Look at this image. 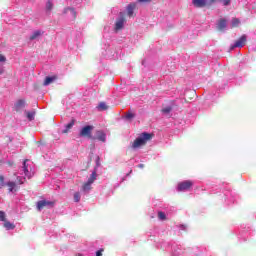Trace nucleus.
Here are the masks:
<instances>
[{"label":"nucleus","instance_id":"obj_1","mask_svg":"<svg viewBox=\"0 0 256 256\" xmlns=\"http://www.w3.org/2000/svg\"><path fill=\"white\" fill-rule=\"evenodd\" d=\"M151 139H153V134L147 133V132H143L132 143V149H139V147H143V145H147V142L151 141Z\"/></svg>","mask_w":256,"mask_h":256},{"label":"nucleus","instance_id":"obj_2","mask_svg":"<svg viewBox=\"0 0 256 256\" xmlns=\"http://www.w3.org/2000/svg\"><path fill=\"white\" fill-rule=\"evenodd\" d=\"M55 207V201L40 200L37 202L36 208L38 211H43V209H51Z\"/></svg>","mask_w":256,"mask_h":256},{"label":"nucleus","instance_id":"obj_3","mask_svg":"<svg viewBox=\"0 0 256 256\" xmlns=\"http://www.w3.org/2000/svg\"><path fill=\"white\" fill-rule=\"evenodd\" d=\"M93 129H95L93 125H86L80 130L79 136L91 139V133H93Z\"/></svg>","mask_w":256,"mask_h":256},{"label":"nucleus","instance_id":"obj_4","mask_svg":"<svg viewBox=\"0 0 256 256\" xmlns=\"http://www.w3.org/2000/svg\"><path fill=\"white\" fill-rule=\"evenodd\" d=\"M25 107H27V101H25V99H19L14 104V110L16 113H21Z\"/></svg>","mask_w":256,"mask_h":256},{"label":"nucleus","instance_id":"obj_5","mask_svg":"<svg viewBox=\"0 0 256 256\" xmlns=\"http://www.w3.org/2000/svg\"><path fill=\"white\" fill-rule=\"evenodd\" d=\"M126 21L127 20L125 19V15L123 13H120V17L116 20V23H115V31H121Z\"/></svg>","mask_w":256,"mask_h":256},{"label":"nucleus","instance_id":"obj_6","mask_svg":"<svg viewBox=\"0 0 256 256\" xmlns=\"http://www.w3.org/2000/svg\"><path fill=\"white\" fill-rule=\"evenodd\" d=\"M193 187V182L186 180L178 184V191H189Z\"/></svg>","mask_w":256,"mask_h":256},{"label":"nucleus","instance_id":"obj_7","mask_svg":"<svg viewBox=\"0 0 256 256\" xmlns=\"http://www.w3.org/2000/svg\"><path fill=\"white\" fill-rule=\"evenodd\" d=\"M245 43H247V35H242L232 46V49H235V47L241 48L245 47Z\"/></svg>","mask_w":256,"mask_h":256},{"label":"nucleus","instance_id":"obj_8","mask_svg":"<svg viewBox=\"0 0 256 256\" xmlns=\"http://www.w3.org/2000/svg\"><path fill=\"white\" fill-rule=\"evenodd\" d=\"M137 9V4L130 3L126 7L128 17H135V10Z\"/></svg>","mask_w":256,"mask_h":256},{"label":"nucleus","instance_id":"obj_9","mask_svg":"<svg viewBox=\"0 0 256 256\" xmlns=\"http://www.w3.org/2000/svg\"><path fill=\"white\" fill-rule=\"evenodd\" d=\"M96 139H98V141H102V143H105V141H107V134H105V132L102 130H98L96 131Z\"/></svg>","mask_w":256,"mask_h":256},{"label":"nucleus","instance_id":"obj_10","mask_svg":"<svg viewBox=\"0 0 256 256\" xmlns=\"http://www.w3.org/2000/svg\"><path fill=\"white\" fill-rule=\"evenodd\" d=\"M6 185L8 187L9 193H13V191H19V187L17 186V183L13 181L7 182Z\"/></svg>","mask_w":256,"mask_h":256},{"label":"nucleus","instance_id":"obj_11","mask_svg":"<svg viewBox=\"0 0 256 256\" xmlns=\"http://www.w3.org/2000/svg\"><path fill=\"white\" fill-rule=\"evenodd\" d=\"M192 3L194 7L201 9L207 5V0H192Z\"/></svg>","mask_w":256,"mask_h":256},{"label":"nucleus","instance_id":"obj_12","mask_svg":"<svg viewBox=\"0 0 256 256\" xmlns=\"http://www.w3.org/2000/svg\"><path fill=\"white\" fill-rule=\"evenodd\" d=\"M57 75L54 76H47L43 82L44 87H47V85H51L54 81H57Z\"/></svg>","mask_w":256,"mask_h":256},{"label":"nucleus","instance_id":"obj_13","mask_svg":"<svg viewBox=\"0 0 256 256\" xmlns=\"http://www.w3.org/2000/svg\"><path fill=\"white\" fill-rule=\"evenodd\" d=\"M75 125V118H72V120L66 124L65 129L62 131L63 134H67L71 129H73V126Z\"/></svg>","mask_w":256,"mask_h":256},{"label":"nucleus","instance_id":"obj_14","mask_svg":"<svg viewBox=\"0 0 256 256\" xmlns=\"http://www.w3.org/2000/svg\"><path fill=\"white\" fill-rule=\"evenodd\" d=\"M227 27V20L225 18H221L218 22V31H224Z\"/></svg>","mask_w":256,"mask_h":256},{"label":"nucleus","instance_id":"obj_15","mask_svg":"<svg viewBox=\"0 0 256 256\" xmlns=\"http://www.w3.org/2000/svg\"><path fill=\"white\" fill-rule=\"evenodd\" d=\"M41 35H43V31L41 30H36L32 33V35L30 36L29 40L30 41H35V39H39V37H41Z\"/></svg>","mask_w":256,"mask_h":256},{"label":"nucleus","instance_id":"obj_16","mask_svg":"<svg viewBox=\"0 0 256 256\" xmlns=\"http://www.w3.org/2000/svg\"><path fill=\"white\" fill-rule=\"evenodd\" d=\"M27 161L28 160H24L22 169L25 177H28V179H31V175L29 174V165H27Z\"/></svg>","mask_w":256,"mask_h":256},{"label":"nucleus","instance_id":"obj_17","mask_svg":"<svg viewBox=\"0 0 256 256\" xmlns=\"http://www.w3.org/2000/svg\"><path fill=\"white\" fill-rule=\"evenodd\" d=\"M4 227H5V229H7V231H11V230L15 229V224L6 220L4 222Z\"/></svg>","mask_w":256,"mask_h":256},{"label":"nucleus","instance_id":"obj_18","mask_svg":"<svg viewBox=\"0 0 256 256\" xmlns=\"http://www.w3.org/2000/svg\"><path fill=\"white\" fill-rule=\"evenodd\" d=\"M96 179H97V172L94 171V172H92L90 178L88 179V182L93 184V183H95Z\"/></svg>","mask_w":256,"mask_h":256},{"label":"nucleus","instance_id":"obj_19","mask_svg":"<svg viewBox=\"0 0 256 256\" xmlns=\"http://www.w3.org/2000/svg\"><path fill=\"white\" fill-rule=\"evenodd\" d=\"M91 183H89V181H87L86 183H84V185L82 186V190L83 191H91Z\"/></svg>","mask_w":256,"mask_h":256},{"label":"nucleus","instance_id":"obj_20","mask_svg":"<svg viewBox=\"0 0 256 256\" xmlns=\"http://www.w3.org/2000/svg\"><path fill=\"white\" fill-rule=\"evenodd\" d=\"M239 23H241L239 18H233L232 19V28L239 27Z\"/></svg>","mask_w":256,"mask_h":256},{"label":"nucleus","instance_id":"obj_21","mask_svg":"<svg viewBox=\"0 0 256 256\" xmlns=\"http://www.w3.org/2000/svg\"><path fill=\"white\" fill-rule=\"evenodd\" d=\"M171 111H173V107H171V106H167V107L162 109V113H164L165 115H169V113Z\"/></svg>","mask_w":256,"mask_h":256},{"label":"nucleus","instance_id":"obj_22","mask_svg":"<svg viewBox=\"0 0 256 256\" xmlns=\"http://www.w3.org/2000/svg\"><path fill=\"white\" fill-rule=\"evenodd\" d=\"M26 117L29 121H33L35 119V112H26Z\"/></svg>","mask_w":256,"mask_h":256},{"label":"nucleus","instance_id":"obj_23","mask_svg":"<svg viewBox=\"0 0 256 256\" xmlns=\"http://www.w3.org/2000/svg\"><path fill=\"white\" fill-rule=\"evenodd\" d=\"M158 219H160V221H165L167 219V215H165L163 211H160L158 212Z\"/></svg>","mask_w":256,"mask_h":256},{"label":"nucleus","instance_id":"obj_24","mask_svg":"<svg viewBox=\"0 0 256 256\" xmlns=\"http://www.w3.org/2000/svg\"><path fill=\"white\" fill-rule=\"evenodd\" d=\"M98 107L101 109V111H107V109H109L105 102H101Z\"/></svg>","mask_w":256,"mask_h":256},{"label":"nucleus","instance_id":"obj_25","mask_svg":"<svg viewBox=\"0 0 256 256\" xmlns=\"http://www.w3.org/2000/svg\"><path fill=\"white\" fill-rule=\"evenodd\" d=\"M74 201L79 203L81 201V194L79 192L74 193Z\"/></svg>","mask_w":256,"mask_h":256},{"label":"nucleus","instance_id":"obj_26","mask_svg":"<svg viewBox=\"0 0 256 256\" xmlns=\"http://www.w3.org/2000/svg\"><path fill=\"white\" fill-rule=\"evenodd\" d=\"M135 113L128 111L126 112V119H134Z\"/></svg>","mask_w":256,"mask_h":256},{"label":"nucleus","instance_id":"obj_27","mask_svg":"<svg viewBox=\"0 0 256 256\" xmlns=\"http://www.w3.org/2000/svg\"><path fill=\"white\" fill-rule=\"evenodd\" d=\"M5 176L3 174H0V187H5Z\"/></svg>","mask_w":256,"mask_h":256},{"label":"nucleus","instance_id":"obj_28","mask_svg":"<svg viewBox=\"0 0 256 256\" xmlns=\"http://www.w3.org/2000/svg\"><path fill=\"white\" fill-rule=\"evenodd\" d=\"M0 221L6 222L7 219L5 218V212L0 210Z\"/></svg>","mask_w":256,"mask_h":256},{"label":"nucleus","instance_id":"obj_29","mask_svg":"<svg viewBox=\"0 0 256 256\" xmlns=\"http://www.w3.org/2000/svg\"><path fill=\"white\" fill-rule=\"evenodd\" d=\"M17 183L18 185H23L25 182L23 181V178L21 176H17Z\"/></svg>","mask_w":256,"mask_h":256},{"label":"nucleus","instance_id":"obj_30","mask_svg":"<svg viewBox=\"0 0 256 256\" xmlns=\"http://www.w3.org/2000/svg\"><path fill=\"white\" fill-rule=\"evenodd\" d=\"M103 251H105V249L101 248L100 250H98L96 252V256H103Z\"/></svg>","mask_w":256,"mask_h":256},{"label":"nucleus","instance_id":"obj_31","mask_svg":"<svg viewBox=\"0 0 256 256\" xmlns=\"http://www.w3.org/2000/svg\"><path fill=\"white\" fill-rule=\"evenodd\" d=\"M5 61H7V58H5L4 55L0 54V63H5Z\"/></svg>","mask_w":256,"mask_h":256},{"label":"nucleus","instance_id":"obj_32","mask_svg":"<svg viewBox=\"0 0 256 256\" xmlns=\"http://www.w3.org/2000/svg\"><path fill=\"white\" fill-rule=\"evenodd\" d=\"M47 9H48L49 11H51V9H53V5H51V3H48V4H47Z\"/></svg>","mask_w":256,"mask_h":256},{"label":"nucleus","instance_id":"obj_33","mask_svg":"<svg viewBox=\"0 0 256 256\" xmlns=\"http://www.w3.org/2000/svg\"><path fill=\"white\" fill-rule=\"evenodd\" d=\"M140 3H151V0H139Z\"/></svg>","mask_w":256,"mask_h":256},{"label":"nucleus","instance_id":"obj_34","mask_svg":"<svg viewBox=\"0 0 256 256\" xmlns=\"http://www.w3.org/2000/svg\"><path fill=\"white\" fill-rule=\"evenodd\" d=\"M97 165H99V156H97Z\"/></svg>","mask_w":256,"mask_h":256},{"label":"nucleus","instance_id":"obj_35","mask_svg":"<svg viewBox=\"0 0 256 256\" xmlns=\"http://www.w3.org/2000/svg\"><path fill=\"white\" fill-rule=\"evenodd\" d=\"M1 73H3V72H2L1 69H0V75H1Z\"/></svg>","mask_w":256,"mask_h":256}]
</instances>
